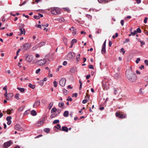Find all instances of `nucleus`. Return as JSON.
<instances>
[{
  "mask_svg": "<svg viewBox=\"0 0 148 148\" xmlns=\"http://www.w3.org/2000/svg\"><path fill=\"white\" fill-rule=\"evenodd\" d=\"M126 75L127 79L131 82H134L137 79V76L136 74L129 69L126 71Z\"/></svg>",
  "mask_w": 148,
  "mask_h": 148,
  "instance_id": "nucleus-1",
  "label": "nucleus"
},
{
  "mask_svg": "<svg viewBox=\"0 0 148 148\" xmlns=\"http://www.w3.org/2000/svg\"><path fill=\"white\" fill-rule=\"evenodd\" d=\"M51 13L53 14L56 15L59 14L60 12V9L58 8L53 7L51 8Z\"/></svg>",
  "mask_w": 148,
  "mask_h": 148,
  "instance_id": "nucleus-2",
  "label": "nucleus"
},
{
  "mask_svg": "<svg viewBox=\"0 0 148 148\" xmlns=\"http://www.w3.org/2000/svg\"><path fill=\"white\" fill-rule=\"evenodd\" d=\"M115 115L116 116L120 119L125 118L126 116V114H124L122 112H116Z\"/></svg>",
  "mask_w": 148,
  "mask_h": 148,
  "instance_id": "nucleus-3",
  "label": "nucleus"
},
{
  "mask_svg": "<svg viewBox=\"0 0 148 148\" xmlns=\"http://www.w3.org/2000/svg\"><path fill=\"white\" fill-rule=\"evenodd\" d=\"M12 144L13 142L11 140H10L4 143L3 147L4 148H8L10 146L12 145Z\"/></svg>",
  "mask_w": 148,
  "mask_h": 148,
  "instance_id": "nucleus-4",
  "label": "nucleus"
},
{
  "mask_svg": "<svg viewBox=\"0 0 148 148\" xmlns=\"http://www.w3.org/2000/svg\"><path fill=\"white\" fill-rule=\"evenodd\" d=\"M31 45L29 43H27L26 44L23 45L21 47L24 50H25L29 49Z\"/></svg>",
  "mask_w": 148,
  "mask_h": 148,
  "instance_id": "nucleus-5",
  "label": "nucleus"
},
{
  "mask_svg": "<svg viewBox=\"0 0 148 148\" xmlns=\"http://www.w3.org/2000/svg\"><path fill=\"white\" fill-rule=\"evenodd\" d=\"M33 56L31 55H27L25 57V60L28 62H31L33 59Z\"/></svg>",
  "mask_w": 148,
  "mask_h": 148,
  "instance_id": "nucleus-6",
  "label": "nucleus"
},
{
  "mask_svg": "<svg viewBox=\"0 0 148 148\" xmlns=\"http://www.w3.org/2000/svg\"><path fill=\"white\" fill-rule=\"evenodd\" d=\"M46 62V60L45 59H41L38 61L37 62L38 65L40 66H42Z\"/></svg>",
  "mask_w": 148,
  "mask_h": 148,
  "instance_id": "nucleus-7",
  "label": "nucleus"
},
{
  "mask_svg": "<svg viewBox=\"0 0 148 148\" xmlns=\"http://www.w3.org/2000/svg\"><path fill=\"white\" fill-rule=\"evenodd\" d=\"M106 41L105 40L102 46V49L101 50V53L103 54H105L106 53Z\"/></svg>",
  "mask_w": 148,
  "mask_h": 148,
  "instance_id": "nucleus-8",
  "label": "nucleus"
},
{
  "mask_svg": "<svg viewBox=\"0 0 148 148\" xmlns=\"http://www.w3.org/2000/svg\"><path fill=\"white\" fill-rule=\"evenodd\" d=\"M66 80L65 78H62L60 81L59 83L60 85L62 86H64L65 84Z\"/></svg>",
  "mask_w": 148,
  "mask_h": 148,
  "instance_id": "nucleus-9",
  "label": "nucleus"
},
{
  "mask_svg": "<svg viewBox=\"0 0 148 148\" xmlns=\"http://www.w3.org/2000/svg\"><path fill=\"white\" fill-rule=\"evenodd\" d=\"M15 129L17 130L23 131V129L19 124H16L15 125Z\"/></svg>",
  "mask_w": 148,
  "mask_h": 148,
  "instance_id": "nucleus-10",
  "label": "nucleus"
},
{
  "mask_svg": "<svg viewBox=\"0 0 148 148\" xmlns=\"http://www.w3.org/2000/svg\"><path fill=\"white\" fill-rule=\"evenodd\" d=\"M44 123V121L43 119L41 120V121H38V123L35 124V126L37 127H39L42 125Z\"/></svg>",
  "mask_w": 148,
  "mask_h": 148,
  "instance_id": "nucleus-11",
  "label": "nucleus"
},
{
  "mask_svg": "<svg viewBox=\"0 0 148 148\" xmlns=\"http://www.w3.org/2000/svg\"><path fill=\"white\" fill-rule=\"evenodd\" d=\"M40 104V102L39 101H36L34 103L33 107L34 108H36L39 106Z\"/></svg>",
  "mask_w": 148,
  "mask_h": 148,
  "instance_id": "nucleus-12",
  "label": "nucleus"
},
{
  "mask_svg": "<svg viewBox=\"0 0 148 148\" xmlns=\"http://www.w3.org/2000/svg\"><path fill=\"white\" fill-rule=\"evenodd\" d=\"M61 131H64L67 132H68V129L66 127L63 126L62 127Z\"/></svg>",
  "mask_w": 148,
  "mask_h": 148,
  "instance_id": "nucleus-13",
  "label": "nucleus"
},
{
  "mask_svg": "<svg viewBox=\"0 0 148 148\" xmlns=\"http://www.w3.org/2000/svg\"><path fill=\"white\" fill-rule=\"evenodd\" d=\"M67 56L70 58H72L74 56V53L73 52L69 53L67 55Z\"/></svg>",
  "mask_w": 148,
  "mask_h": 148,
  "instance_id": "nucleus-14",
  "label": "nucleus"
},
{
  "mask_svg": "<svg viewBox=\"0 0 148 148\" xmlns=\"http://www.w3.org/2000/svg\"><path fill=\"white\" fill-rule=\"evenodd\" d=\"M104 83H105V82L103 81L102 83V87L104 90H107V85Z\"/></svg>",
  "mask_w": 148,
  "mask_h": 148,
  "instance_id": "nucleus-15",
  "label": "nucleus"
},
{
  "mask_svg": "<svg viewBox=\"0 0 148 148\" xmlns=\"http://www.w3.org/2000/svg\"><path fill=\"white\" fill-rule=\"evenodd\" d=\"M112 0H98V1L100 3L103 2L105 3H107L110 2V1H112Z\"/></svg>",
  "mask_w": 148,
  "mask_h": 148,
  "instance_id": "nucleus-16",
  "label": "nucleus"
},
{
  "mask_svg": "<svg viewBox=\"0 0 148 148\" xmlns=\"http://www.w3.org/2000/svg\"><path fill=\"white\" fill-rule=\"evenodd\" d=\"M57 20L60 22H64V19L62 17H59L57 18Z\"/></svg>",
  "mask_w": 148,
  "mask_h": 148,
  "instance_id": "nucleus-17",
  "label": "nucleus"
},
{
  "mask_svg": "<svg viewBox=\"0 0 148 148\" xmlns=\"http://www.w3.org/2000/svg\"><path fill=\"white\" fill-rule=\"evenodd\" d=\"M19 30L21 32V34H25V32L24 28L23 29L22 27L20 28L19 29Z\"/></svg>",
  "mask_w": 148,
  "mask_h": 148,
  "instance_id": "nucleus-18",
  "label": "nucleus"
},
{
  "mask_svg": "<svg viewBox=\"0 0 148 148\" xmlns=\"http://www.w3.org/2000/svg\"><path fill=\"white\" fill-rule=\"evenodd\" d=\"M39 47L44 46L45 45V42H42L37 44Z\"/></svg>",
  "mask_w": 148,
  "mask_h": 148,
  "instance_id": "nucleus-19",
  "label": "nucleus"
},
{
  "mask_svg": "<svg viewBox=\"0 0 148 148\" xmlns=\"http://www.w3.org/2000/svg\"><path fill=\"white\" fill-rule=\"evenodd\" d=\"M77 70V68L75 67H74L71 69L70 72L71 73H74Z\"/></svg>",
  "mask_w": 148,
  "mask_h": 148,
  "instance_id": "nucleus-20",
  "label": "nucleus"
},
{
  "mask_svg": "<svg viewBox=\"0 0 148 148\" xmlns=\"http://www.w3.org/2000/svg\"><path fill=\"white\" fill-rule=\"evenodd\" d=\"M69 114V112L68 111H66L64 112L63 113V115L64 117H67L68 116Z\"/></svg>",
  "mask_w": 148,
  "mask_h": 148,
  "instance_id": "nucleus-21",
  "label": "nucleus"
},
{
  "mask_svg": "<svg viewBox=\"0 0 148 148\" xmlns=\"http://www.w3.org/2000/svg\"><path fill=\"white\" fill-rule=\"evenodd\" d=\"M54 127L60 130H61V126L59 124H57L56 126H54Z\"/></svg>",
  "mask_w": 148,
  "mask_h": 148,
  "instance_id": "nucleus-22",
  "label": "nucleus"
},
{
  "mask_svg": "<svg viewBox=\"0 0 148 148\" xmlns=\"http://www.w3.org/2000/svg\"><path fill=\"white\" fill-rule=\"evenodd\" d=\"M120 76V74L119 73H116L114 75V77L116 79L119 78Z\"/></svg>",
  "mask_w": 148,
  "mask_h": 148,
  "instance_id": "nucleus-23",
  "label": "nucleus"
},
{
  "mask_svg": "<svg viewBox=\"0 0 148 148\" xmlns=\"http://www.w3.org/2000/svg\"><path fill=\"white\" fill-rule=\"evenodd\" d=\"M17 89L20 91L21 92H23L25 91V89L23 88H21L18 87L17 88Z\"/></svg>",
  "mask_w": 148,
  "mask_h": 148,
  "instance_id": "nucleus-24",
  "label": "nucleus"
},
{
  "mask_svg": "<svg viewBox=\"0 0 148 148\" xmlns=\"http://www.w3.org/2000/svg\"><path fill=\"white\" fill-rule=\"evenodd\" d=\"M31 113L33 116H36V113L35 111L33 110L31 112Z\"/></svg>",
  "mask_w": 148,
  "mask_h": 148,
  "instance_id": "nucleus-25",
  "label": "nucleus"
},
{
  "mask_svg": "<svg viewBox=\"0 0 148 148\" xmlns=\"http://www.w3.org/2000/svg\"><path fill=\"white\" fill-rule=\"evenodd\" d=\"M76 28H74L72 30V33L73 34V36H74L76 35Z\"/></svg>",
  "mask_w": 148,
  "mask_h": 148,
  "instance_id": "nucleus-26",
  "label": "nucleus"
},
{
  "mask_svg": "<svg viewBox=\"0 0 148 148\" xmlns=\"http://www.w3.org/2000/svg\"><path fill=\"white\" fill-rule=\"evenodd\" d=\"M58 114H57L56 112L54 113L53 114H51L50 116V117L51 118H53L56 116Z\"/></svg>",
  "mask_w": 148,
  "mask_h": 148,
  "instance_id": "nucleus-27",
  "label": "nucleus"
},
{
  "mask_svg": "<svg viewBox=\"0 0 148 148\" xmlns=\"http://www.w3.org/2000/svg\"><path fill=\"white\" fill-rule=\"evenodd\" d=\"M39 48L38 45H36L34 46L32 48V50L34 51L36 49L38 48Z\"/></svg>",
  "mask_w": 148,
  "mask_h": 148,
  "instance_id": "nucleus-28",
  "label": "nucleus"
},
{
  "mask_svg": "<svg viewBox=\"0 0 148 148\" xmlns=\"http://www.w3.org/2000/svg\"><path fill=\"white\" fill-rule=\"evenodd\" d=\"M64 103L62 102H59L58 104V106L59 107L61 108L64 105Z\"/></svg>",
  "mask_w": 148,
  "mask_h": 148,
  "instance_id": "nucleus-29",
  "label": "nucleus"
},
{
  "mask_svg": "<svg viewBox=\"0 0 148 148\" xmlns=\"http://www.w3.org/2000/svg\"><path fill=\"white\" fill-rule=\"evenodd\" d=\"M57 110V109L55 108H52L51 110V112L52 113L53 112L55 113V112Z\"/></svg>",
  "mask_w": 148,
  "mask_h": 148,
  "instance_id": "nucleus-30",
  "label": "nucleus"
},
{
  "mask_svg": "<svg viewBox=\"0 0 148 148\" xmlns=\"http://www.w3.org/2000/svg\"><path fill=\"white\" fill-rule=\"evenodd\" d=\"M28 86L32 89H34L35 88V86L34 85H33L31 84H29Z\"/></svg>",
  "mask_w": 148,
  "mask_h": 148,
  "instance_id": "nucleus-31",
  "label": "nucleus"
},
{
  "mask_svg": "<svg viewBox=\"0 0 148 148\" xmlns=\"http://www.w3.org/2000/svg\"><path fill=\"white\" fill-rule=\"evenodd\" d=\"M53 104V103L52 102H51L49 104V109H50L52 107V106Z\"/></svg>",
  "mask_w": 148,
  "mask_h": 148,
  "instance_id": "nucleus-32",
  "label": "nucleus"
},
{
  "mask_svg": "<svg viewBox=\"0 0 148 148\" xmlns=\"http://www.w3.org/2000/svg\"><path fill=\"white\" fill-rule=\"evenodd\" d=\"M77 41V40L76 39H74L71 41V43L73 44L74 43L76 42Z\"/></svg>",
  "mask_w": 148,
  "mask_h": 148,
  "instance_id": "nucleus-33",
  "label": "nucleus"
},
{
  "mask_svg": "<svg viewBox=\"0 0 148 148\" xmlns=\"http://www.w3.org/2000/svg\"><path fill=\"white\" fill-rule=\"evenodd\" d=\"M80 54H79L77 56L76 58V60L77 62L79 61V58H80Z\"/></svg>",
  "mask_w": 148,
  "mask_h": 148,
  "instance_id": "nucleus-34",
  "label": "nucleus"
},
{
  "mask_svg": "<svg viewBox=\"0 0 148 148\" xmlns=\"http://www.w3.org/2000/svg\"><path fill=\"white\" fill-rule=\"evenodd\" d=\"M59 122V121L58 120H56L54 121L53 122V123L55 124L56 123H58Z\"/></svg>",
  "mask_w": 148,
  "mask_h": 148,
  "instance_id": "nucleus-35",
  "label": "nucleus"
},
{
  "mask_svg": "<svg viewBox=\"0 0 148 148\" xmlns=\"http://www.w3.org/2000/svg\"><path fill=\"white\" fill-rule=\"evenodd\" d=\"M12 119V117L10 116H8L6 118V120L8 121H11V120Z\"/></svg>",
  "mask_w": 148,
  "mask_h": 148,
  "instance_id": "nucleus-36",
  "label": "nucleus"
},
{
  "mask_svg": "<svg viewBox=\"0 0 148 148\" xmlns=\"http://www.w3.org/2000/svg\"><path fill=\"white\" fill-rule=\"evenodd\" d=\"M19 94L18 93H17L16 94L15 96V98L17 99V100H18L19 99V98L18 97Z\"/></svg>",
  "mask_w": 148,
  "mask_h": 148,
  "instance_id": "nucleus-37",
  "label": "nucleus"
},
{
  "mask_svg": "<svg viewBox=\"0 0 148 148\" xmlns=\"http://www.w3.org/2000/svg\"><path fill=\"white\" fill-rule=\"evenodd\" d=\"M50 131V129L49 128H45L44 130V131L47 133L49 132Z\"/></svg>",
  "mask_w": 148,
  "mask_h": 148,
  "instance_id": "nucleus-38",
  "label": "nucleus"
},
{
  "mask_svg": "<svg viewBox=\"0 0 148 148\" xmlns=\"http://www.w3.org/2000/svg\"><path fill=\"white\" fill-rule=\"evenodd\" d=\"M53 85L55 87H56L57 86V82L56 81L53 82Z\"/></svg>",
  "mask_w": 148,
  "mask_h": 148,
  "instance_id": "nucleus-39",
  "label": "nucleus"
},
{
  "mask_svg": "<svg viewBox=\"0 0 148 148\" xmlns=\"http://www.w3.org/2000/svg\"><path fill=\"white\" fill-rule=\"evenodd\" d=\"M86 16L87 17L90 19H91L92 17L89 14L86 15Z\"/></svg>",
  "mask_w": 148,
  "mask_h": 148,
  "instance_id": "nucleus-40",
  "label": "nucleus"
},
{
  "mask_svg": "<svg viewBox=\"0 0 148 148\" xmlns=\"http://www.w3.org/2000/svg\"><path fill=\"white\" fill-rule=\"evenodd\" d=\"M118 36V33H116L115 34V36H114V35L112 37L114 39V38H115L116 37H117Z\"/></svg>",
  "mask_w": 148,
  "mask_h": 148,
  "instance_id": "nucleus-41",
  "label": "nucleus"
},
{
  "mask_svg": "<svg viewBox=\"0 0 148 148\" xmlns=\"http://www.w3.org/2000/svg\"><path fill=\"white\" fill-rule=\"evenodd\" d=\"M34 18L36 19H39L40 18V17L39 15L38 16L34 15Z\"/></svg>",
  "mask_w": 148,
  "mask_h": 148,
  "instance_id": "nucleus-42",
  "label": "nucleus"
},
{
  "mask_svg": "<svg viewBox=\"0 0 148 148\" xmlns=\"http://www.w3.org/2000/svg\"><path fill=\"white\" fill-rule=\"evenodd\" d=\"M136 32L138 33H140L141 32V29L140 28H138L136 29Z\"/></svg>",
  "mask_w": 148,
  "mask_h": 148,
  "instance_id": "nucleus-43",
  "label": "nucleus"
},
{
  "mask_svg": "<svg viewBox=\"0 0 148 148\" xmlns=\"http://www.w3.org/2000/svg\"><path fill=\"white\" fill-rule=\"evenodd\" d=\"M43 81L42 80H41L39 82V83L41 86H42L43 85Z\"/></svg>",
  "mask_w": 148,
  "mask_h": 148,
  "instance_id": "nucleus-44",
  "label": "nucleus"
},
{
  "mask_svg": "<svg viewBox=\"0 0 148 148\" xmlns=\"http://www.w3.org/2000/svg\"><path fill=\"white\" fill-rule=\"evenodd\" d=\"M7 112L8 114H10L11 113V111L10 109L8 110L7 111Z\"/></svg>",
  "mask_w": 148,
  "mask_h": 148,
  "instance_id": "nucleus-45",
  "label": "nucleus"
},
{
  "mask_svg": "<svg viewBox=\"0 0 148 148\" xmlns=\"http://www.w3.org/2000/svg\"><path fill=\"white\" fill-rule=\"evenodd\" d=\"M72 99L71 97H69L68 98L66 99V100L67 101H71Z\"/></svg>",
  "mask_w": 148,
  "mask_h": 148,
  "instance_id": "nucleus-46",
  "label": "nucleus"
},
{
  "mask_svg": "<svg viewBox=\"0 0 148 148\" xmlns=\"http://www.w3.org/2000/svg\"><path fill=\"white\" fill-rule=\"evenodd\" d=\"M79 82L80 83V86H79V88L80 89L82 88V82L81 81V80H79Z\"/></svg>",
  "mask_w": 148,
  "mask_h": 148,
  "instance_id": "nucleus-47",
  "label": "nucleus"
},
{
  "mask_svg": "<svg viewBox=\"0 0 148 148\" xmlns=\"http://www.w3.org/2000/svg\"><path fill=\"white\" fill-rule=\"evenodd\" d=\"M140 58H137L136 60V64H138L139 62L140 61Z\"/></svg>",
  "mask_w": 148,
  "mask_h": 148,
  "instance_id": "nucleus-48",
  "label": "nucleus"
},
{
  "mask_svg": "<svg viewBox=\"0 0 148 148\" xmlns=\"http://www.w3.org/2000/svg\"><path fill=\"white\" fill-rule=\"evenodd\" d=\"M88 68L90 69H94V68L92 65H89L88 66Z\"/></svg>",
  "mask_w": 148,
  "mask_h": 148,
  "instance_id": "nucleus-49",
  "label": "nucleus"
},
{
  "mask_svg": "<svg viewBox=\"0 0 148 148\" xmlns=\"http://www.w3.org/2000/svg\"><path fill=\"white\" fill-rule=\"evenodd\" d=\"M88 101V100L87 99H85L83 100L82 102L83 103L85 104Z\"/></svg>",
  "mask_w": 148,
  "mask_h": 148,
  "instance_id": "nucleus-50",
  "label": "nucleus"
},
{
  "mask_svg": "<svg viewBox=\"0 0 148 148\" xmlns=\"http://www.w3.org/2000/svg\"><path fill=\"white\" fill-rule=\"evenodd\" d=\"M131 34L133 35V36H134L137 33V32H136V31H134V32H131Z\"/></svg>",
  "mask_w": 148,
  "mask_h": 148,
  "instance_id": "nucleus-51",
  "label": "nucleus"
},
{
  "mask_svg": "<svg viewBox=\"0 0 148 148\" xmlns=\"http://www.w3.org/2000/svg\"><path fill=\"white\" fill-rule=\"evenodd\" d=\"M40 69H38L36 71V74L40 72Z\"/></svg>",
  "mask_w": 148,
  "mask_h": 148,
  "instance_id": "nucleus-52",
  "label": "nucleus"
},
{
  "mask_svg": "<svg viewBox=\"0 0 148 148\" xmlns=\"http://www.w3.org/2000/svg\"><path fill=\"white\" fill-rule=\"evenodd\" d=\"M25 106H23V107H20L19 109H18V110L20 111H22L23 109L24 108H25Z\"/></svg>",
  "mask_w": 148,
  "mask_h": 148,
  "instance_id": "nucleus-53",
  "label": "nucleus"
},
{
  "mask_svg": "<svg viewBox=\"0 0 148 148\" xmlns=\"http://www.w3.org/2000/svg\"><path fill=\"white\" fill-rule=\"evenodd\" d=\"M3 90H5V92H7V86H5L3 88Z\"/></svg>",
  "mask_w": 148,
  "mask_h": 148,
  "instance_id": "nucleus-54",
  "label": "nucleus"
},
{
  "mask_svg": "<svg viewBox=\"0 0 148 148\" xmlns=\"http://www.w3.org/2000/svg\"><path fill=\"white\" fill-rule=\"evenodd\" d=\"M77 94L76 93H73V97H75L76 98L77 97Z\"/></svg>",
  "mask_w": 148,
  "mask_h": 148,
  "instance_id": "nucleus-55",
  "label": "nucleus"
},
{
  "mask_svg": "<svg viewBox=\"0 0 148 148\" xmlns=\"http://www.w3.org/2000/svg\"><path fill=\"white\" fill-rule=\"evenodd\" d=\"M13 33H10L9 34H6V35L7 36H11L12 35H13Z\"/></svg>",
  "mask_w": 148,
  "mask_h": 148,
  "instance_id": "nucleus-56",
  "label": "nucleus"
},
{
  "mask_svg": "<svg viewBox=\"0 0 148 148\" xmlns=\"http://www.w3.org/2000/svg\"><path fill=\"white\" fill-rule=\"evenodd\" d=\"M144 62L147 66H148V60H145Z\"/></svg>",
  "mask_w": 148,
  "mask_h": 148,
  "instance_id": "nucleus-57",
  "label": "nucleus"
},
{
  "mask_svg": "<svg viewBox=\"0 0 148 148\" xmlns=\"http://www.w3.org/2000/svg\"><path fill=\"white\" fill-rule=\"evenodd\" d=\"M63 92L65 95H66L68 93L67 91L65 90H63Z\"/></svg>",
  "mask_w": 148,
  "mask_h": 148,
  "instance_id": "nucleus-58",
  "label": "nucleus"
},
{
  "mask_svg": "<svg viewBox=\"0 0 148 148\" xmlns=\"http://www.w3.org/2000/svg\"><path fill=\"white\" fill-rule=\"evenodd\" d=\"M129 41V39L128 38L126 39L125 41L124 42V43H125L127 42H128Z\"/></svg>",
  "mask_w": 148,
  "mask_h": 148,
  "instance_id": "nucleus-59",
  "label": "nucleus"
},
{
  "mask_svg": "<svg viewBox=\"0 0 148 148\" xmlns=\"http://www.w3.org/2000/svg\"><path fill=\"white\" fill-rule=\"evenodd\" d=\"M140 42L141 44V47H142L143 45H144L145 44V42L143 41H140Z\"/></svg>",
  "mask_w": 148,
  "mask_h": 148,
  "instance_id": "nucleus-60",
  "label": "nucleus"
},
{
  "mask_svg": "<svg viewBox=\"0 0 148 148\" xmlns=\"http://www.w3.org/2000/svg\"><path fill=\"white\" fill-rule=\"evenodd\" d=\"M124 21L123 20H122L121 21V23L122 26H123L124 25Z\"/></svg>",
  "mask_w": 148,
  "mask_h": 148,
  "instance_id": "nucleus-61",
  "label": "nucleus"
},
{
  "mask_svg": "<svg viewBox=\"0 0 148 148\" xmlns=\"http://www.w3.org/2000/svg\"><path fill=\"white\" fill-rule=\"evenodd\" d=\"M148 19V18L147 17H145V19L144 21V23H147V20Z\"/></svg>",
  "mask_w": 148,
  "mask_h": 148,
  "instance_id": "nucleus-62",
  "label": "nucleus"
},
{
  "mask_svg": "<svg viewBox=\"0 0 148 148\" xmlns=\"http://www.w3.org/2000/svg\"><path fill=\"white\" fill-rule=\"evenodd\" d=\"M90 77V75H88L86 76V79H88Z\"/></svg>",
  "mask_w": 148,
  "mask_h": 148,
  "instance_id": "nucleus-63",
  "label": "nucleus"
},
{
  "mask_svg": "<svg viewBox=\"0 0 148 148\" xmlns=\"http://www.w3.org/2000/svg\"><path fill=\"white\" fill-rule=\"evenodd\" d=\"M145 81L146 82H148V77H145Z\"/></svg>",
  "mask_w": 148,
  "mask_h": 148,
  "instance_id": "nucleus-64",
  "label": "nucleus"
}]
</instances>
